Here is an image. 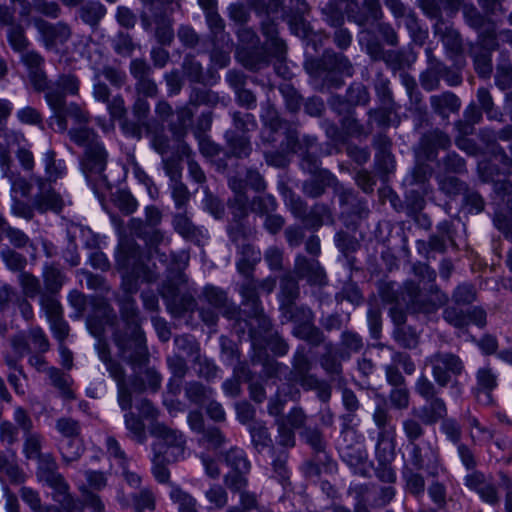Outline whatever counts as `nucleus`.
Wrapping results in <instances>:
<instances>
[{"label":"nucleus","instance_id":"obj_43","mask_svg":"<svg viewBox=\"0 0 512 512\" xmlns=\"http://www.w3.org/2000/svg\"><path fill=\"white\" fill-rule=\"evenodd\" d=\"M325 222H333L332 212L328 205L318 202L307 211L302 223L305 228L317 231Z\"/></svg>","mask_w":512,"mask_h":512},{"label":"nucleus","instance_id":"obj_50","mask_svg":"<svg viewBox=\"0 0 512 512\" xmlns=\"http://www.w3.org/2000/svg\"><path fill=\"white\" fill-rule=\"evenodd\" d=\"M79 89L80 80L76 75L71 73L61 74L58 76L57 80L51 84V89H49L45 95L58 93L66 99L67 95L77 96L79 94Z\"/></svg>","mask_w":512,"mask_h":512},{"label":"nucleus","instance_id":"obj_25","mask_svg":"<svg viewBox=\"0 0 512 512\" xmlns=\"http://www.w3.org/2000/svg\"><path fill=\"white\" fill-rule=\"evenodd\" d=\"M324 352L320 355L319 363L321 368L330 377H341L343 374V361L348 359L335 347L333 342L323 343Z\"/></svg>","mask_w":512,"mask_h":512},{"label":"nucleus","instance_id":"obj_36","mask_svg":"<svg viewBox=\"0 0 512 512\" xmlns=\"http://www.w3.org/2000/svg\"><path fill=\"white\" fill-rule=\"evenodd\" d=\"M251 444L256 453L261 454L264 450L276 448L273 444L271 433L262 421H255L248 426Z\"/></svg>","mask_w":512,"mask_h":512},{"label":"nucleus","instance_id":"obj_22","mask_svg":"<svg viewBox=\"0 0 512 512\" xmlns=\"http://www.w3.org/2000/svg\"><path fill=\"white\" fill-rule=\"evenodd\" d=\"M338 185L337 178L329 170H321L302 182L301 191L306 197L316 199L321 197L328 187L336 190Z\"/></svg>","mask_w":512,"mask_h":512},{"label":"nucleus","instance_id":"obj_47","mask_svg":"<svg viewBox=\"0 0 512 512\" xmlns=\"http://www.w3.org/2000/svg\"><path fill=\"white\" fill-rule=\"evenodd\" d=\"M85 451L82 436L62 439L59 443V452L65 465L78 461Z\"/></svg>","mask_w":512,"mask_h":512},{"label":"nucleus","instance_id":"obj_40","mask_svg":"<svg viewBox=\"0 0 512 512\" xmlns=\"http://www.w3.org/2000/svg\"><path fill=\"white\" fill-rule=\"evenodd\" d=\"M183 77L192 84H207V77L202 63L192 53H187L182 61Z\"/></svg>","mask_w":512,"mask_h":512},{"label":"nucleus","instance_id":"obj_29","mask_svg":"<svg viewBox=\"0 0 512 512\" xmlns=\"http://www.w3.org/2000/svg\"><path fill=\"white\" fill-rule=\"evenodd\" d=\"M271 457V471L272 477L276 479L283 487L291 484L290 476L291 471L288 466L290 457L289 451L286 449L272 448L269 452Z\"/></svg>","mask_w":512,"mask_h":512},{"label":"nucleus","instance_id":"obj_28","mask_svg":"<svg viewBox=\"0 0 512 512\" xmlns=\"http://www.w3.org/2000/svg\"><path fill=\"white\" fill-rule=\"evenodd\" d=\"M422 471L404 465L401 468L403 490L406 494L416 499L423 497L426 490V480Z\"/></svg>","mask_w":512,"mask_h":512},{"label":"nucleus","instance_id":"obj_1","mask_svg":"<svg viewBox=\"0 0 512 512\" xmlns=\"http://www.w3.org/2000/svg\"><path fill=\"white\" fill-rule=\"evenodd\" d=\"M121 288L123 294L117 295L115 301L119 307L123 327L114 329L112 341L120 359L132 368L142 367L149 361V351L142 329L140 310L134 298V294L139 290L138 281L135 278H126Z\"/></svg>","mask_w":512,"mask_h":512},{"label":"nucleus","instance_id":"obj_60","mask_svg":"<svg viewBox=\"0 0 512 512\" xmlns=\"http://www.w3.org/2000/svg\"><path fill=\"white\" fill-rule=\"evenodd\" d=\"M211 45L212 48L209 53L210 61L219 68L228 66L230 63V53L232 46L230 39L226 38L225 40L211 42Z\"/></svg>","mask_w":512,"mask_h":512},{"label":"nucleus","instance_id":"obj_30","mask_svg":"<svg viewBox=\"0 0 512 512\" xmlns=\"http://www.w3.org/2000/svg\"><path fill=\"white\" fill-rule=\"evenodd\" d=\"M43 443V436L37 432H31L24 434V442H23V454L28 460H37L38 467L37 472H41L43 468V463L49 459L56 460L55 457L51 453L43 454L41 452Z\"/></svg>","mask_w":512,"mask_h":512},{"label":"nucleus","instance_id":"obj_9","mask_svg":"<svg viewBox=\"0 0 512 512\" xmlns=\"http://www.w3.org/2000/svg\"><path fill=\"white\" fill-rule=\"evenodd\" d=\"M425 54L428 66L419 77L420 84L425 91L430 92L439 89L441 79L451 87L462 83L461 73L436 58L432 48L427 47Z\"/></svg>","mask_w":512,"mask_h":512},{"label":"nucleus","instance_id":"obj_23","mask_svg":"<svg viewBox=\"0 0 512 512\" xmlns=\"http://www.w3.org/2000/svg\"><path fill=\"white\" fill-rule=\"evenodd\" d=\"M117 263L125 269L136 271L144 264L141 247L134 239L125 238L119 243Z\"/></svg>","mask_w":512,"mask_h":512},{"label":"nucleus","instance_id":"obj_46","mask_svg":"<svg viewBox=\"0 0 512 512\" xmlns=\"http://www.w3.org/2000/svg\"><path fill=\"white\" fill-rule=\"evenodd\" d=\"M237 59L246 69L251 71H258L269 64L268 55L260 49H238Z\"/></svg>","mask_w":512,"mask_h":512},{"label":"nucleus","instance_id":"obj_48","mask_svg":"<svg viewBox=\"0 0 512 512\" xmlns=\"http://www.w3.org/2000/svg\"><path fill=\"white\" fill-rule=\"evenodd\" d=\"M337 468V464L332 460L328 453L313 455L305 463V474L308 477H320L324 473H332Z\"/></svg>","mask_w":512,"mask_h":512},{"label":"nucleus","instance_id":"obj_62","mask_svg":"<svg viewBox=\"0 0 512 512\" xmlns=\"http://www.w3.org/2000/svg\"><path fill=\"white\" fill-rule=\"evenodd\" d=\"M301 436L305 443L312 449L313 455L328 453V443L325 440L323 432L318 427H306Z\"/></svg>","mask_w":512,"mask_h":512},{"label":"nucleus","instance_id":"obj_17","mask_svg":"<svg viewBox=\"0 0 512 512\" xmlns=\"http://www.w3.org/2000/svg\"><path fill=\"white\" fill-rule=\"evenodd\" d=\"M200 300H204L209 306L217 309L224 317L228 319H236L240 313L239 308L229 301L227 293L212 285L203 288Z\"/></svg>","mask_w":512,"mask_h":512},{"label":"nucleus","instance_id":"obj_37","mask_svg":"<svg viewBox=\"0 0 512 512\" xmlns=\"http://www.w3.org/2000/svg\"><path fill=\"white\" fill-rule=\"evenodd\" d=\"M42 163L45 172L42 180L52 184L65 176L67 170L65 161L57 159V154L53 149H49L43 154Z\"/></svg>","mask_w":512,"mask_h":512},{"label":"nucleus","instance_id":"obj_27","mask_svg":"<svg viewBox=\"0 0 512 512\" xmlns=\"http://www.w3.org/2000/svg\"><path fill=\"white\" fill-rule=\"evenodd\" d=\"M429 101L432 111L443 120L448 119L450 114L458 113L461 108L460 98L451 91L432 95Z\"/></svg>","mask_w":512,"mask_h":512},{"label":"nucleus","instance_id":"obj_53","mask_svg":"<svg viewBox=\"0 0 512 512\" xmlns=\"http://www.w3.org/2000/svg\"><path fill=\"white\" fill-rule=\"evenodd\" d=\"M372 419L378 429L377 435L396 434V426L392 423V415L385 402L375 406Z\"/></svg>","mask_w":512,"mask_h":512},{"label":"nucleus","instance_id":"obj_58","mask_svg":"<svg viewBox=\"0 0 512 512\" xmlns=\"http://www.w3.org/2000/svg\"><path fill=\"white\" fill-rule=\"evenodd\" d=\"M392 337L401 348L408 350L416 349L420 342L419 334L409 325L393 328Z\"/></svg>","mask_w":512,"mask_h":512},{"label":"nucleus","instance_id":"obj_20","mask_svg":"<svg viewBox=\"0 0 512 512\" xmlns=\"http://www.w3.org/2000/svg\"><path fill=\"white\" fill-rule=\"evenodd\" d=\"M260 31L266 38V44L273 57L280 63L284 62L287 55L286 42L279 37L278 24L269 15L265 16L260 23Z\"/></svg>","mask_w":512,"mask_h":512},{"label":"nucleus","instance_id":"obj_14","mask_svg":"<svg viewBox=\"0 0 512 512\" xmlns=\"http://www.w3.org/2000/svg\"><path fill=\"white\" fill-rule=\"evenodd\" d=\"M32 181L38 188L33 199V207L36 211L41 214L46 212L59 214L64 207L62 196L52 187V184L42 180V176H33Z\"/></svg>","mask_w":512,"mask_h":512},{"label":"nucleus","instance_id":"obj_54","mask_svg":"<svg viewBox=\"0 0 512 512\" xmlns=\"http://www.w3.org/2000/svg\"><path fill=\"white\" fill-rule=\"evenodd\" d=\"M478 35L477 39L474 43H470L469 47L472 48H480V50L485 51H496L499 48V42L497 37V32L495 25L493 23H488L484 28L477 30Z\"/></svg>","mask_w":512,"mask_h":512},{"label":"nucleus","instance_id":"obj_45","mask_svg":"<svg viewBox=\"0 0 512 512\" xmlns=\"http://www.w3.org/2000/svg\"><path fill=\"white\" fill-rule=\"evenodd\" d=\"M299 296L300 287L298 278L293 276L290 272L281 276L279 293L280 308L296 303Z\"/></svg>","mask_w":512,"mask_h":512},{"label":"nucleus","instance_id":"obj_26","mask_svg":"<svg viewBox=\"0 0 512 512\" xmlns=\"http://www.w3.org/2000/svg\"><path fill=\"white\" fill-rule=\"evenodd\" d=\"M168 369L171 372V378L167 384V391L172 396H177L182 390L183 380L189 371L185 358L175 354L166 359Z\"/></svg>","mask_w":512,"mask_h":512},{"label":"nucleus","instance_id":"obj_59","mask_svg":"<svg viewBox=\"0 0 512 512\" xmlns=\"http://www.w3.org/2000/svg\"><path fill=\"white\" fill-rule=\"evenodd\" d=\"M47 375L51 385L59 391L63 398L68 400L75 399V395L70 388V377L68 375L56 367L47 368Z\"/></svg>","mask_w":512,"mask_h":512},{"label":"nucleus","instance_id":"obj_42","mask_svg":"<svg viewBox=\"0 0 512 512\" xmlns=\"http://www.w3.org/2000/svg\"><path fill=\"white\" fill-rule=\"evenodd\" d=\"M172 224L175 231L187 240H199L203 236L202 230L187 216L186 209L179 210L173 215Z\"/></svg>","mask_w":512,"mask_h":512},{"label":"nucleus","instance_id":"obj_39","mask_svg":"<svg viewBox=\"0 0 512 512\" xmlns=\"http://www.w3.org/2000/svg\"><path fill=\"white\" fill-rule=\"evenodd\" d=\"M42 279L44 283L43 293L58 295L66 282V275L58 264L51 263L43 267Z\"/></svg>","mask_w":512,"mask_h":512},{"label":"nucleus","instance_id":"obj_24","mask_svg":"<svg viewBox=\"0 0 512 512\" xmlns=\"http://www.w3.org/2000/svg\"><path fill=\"white\" fill-rule=\"evenodd\" d=\"M335 193L339 198L342 213L355 216L360 219L366 218L369 214L366 201L360 199L353 189L344 188L342 185L336 187Z\"/></svg>","mask_w":512,"mask_h":512},{"label":"nucleus","instance_id":"obj_31","mask_svg":"<svg viewBox=\"0 0 512 512\" xmlns=\"http://www.w3.org/2000/svg\"><path fill=\"white\" fill-rule=\"evenodd\" d=\"M0 474H4L12 484H21L25 481V473L18 464L15 450L7 448L0 451Z\"/></svg>","mask_w":512,"mask_h":512},{"label":"nucleus","instance_id":"obj_52","mask_svg":"<svg viewBox=\"0 0 512 512\" xmlns=\"http://www.w3.org/2000/svg\"><path fill=\"white\" fill-rule=\"evenodd\" d=\"M324 63L328 72H337L346 76H352L354 73L353 66L348 58L334 51L328 50L324 52Z\"/></svg>","mask_w":512,"mask_h":512},{"label":"nucleus","instance_id":"obj_55","mask_svg":"<svg viewBox=\"0 0 512 512\" xmlns=\"http://www.w3.org/2000/svg\"><path fill=\"white\" fill-rule=\"evenodd\" d=\"M486 201L484 197L472 187H468L462 195L461 210L470 215H478L485 210Z\"/></svg>","mask_w":512,"mask_h":512},{"label":"nucleus","instance_id":"obj_49","mask_svg":"<svg viewBox=\"0 0 512 512\" xmlns=\"http://www.w3.org/2000/svg\"><path fill=\"white\" fill-rule=\"evenodd\" d=\"M468 55L473 60L474 70L480 78L487 79L493 71L492 52L480 48H468Z\"/></svg>","mask_w":512,"mask_h":512},{"label":"nucleus","instance_id":"obj_63","mask_svg":"<svg viewBox=\"0 0 512 512\" xmlns=\"http://www.w3.org/2000/svg\"><path fill=\"white\" fill-rule=\"evenodd\" d=\"M0 257L9 271L18 274L23 273L28 264L27 258L23 254L8 246L1 250Z\"/></svg>","mask_w":512,"mask_h":512},{"label":"nucleus","instance_id":"obj_44","mask_svg":"<svg viewBox=\"0 0 512 512\" xmlns=\"http://www.w3.org/2000/svg\"><path fill=\"white\" fill-rule=\"evenodd\" d=\"M155 38L162 46H170L174 40L173 20L164 12L154 13Z\"/></svg>","mask_w":512,"mask_h":512},{"label":"nucleus","instance_id":"obj_32","mask_svg":"<svg viewBox=\"0 0 512 512\" xmlns=\"http://www.w3.org/2000/svg\"><path fill=\"white\" fill-rule=\"evenodd\" d=\"M426 404L420 409V423L424 425H435L439 421L447 418L448 408L444 401L439 396L426 399Z\"/></svg>","mask_w":512,"mask_h":512},{"label":"nucleus","instance_id":"obj_11","mask_svg":"<svg viewBox=\"0 0 512 512\" xmlns=\"http://www.w3.org/2000/svg\"><path fill=\"white\" fill-rule=\"evenodd\" d=\"M89 305L91 311L86 317V327L90 334L95 338H102L105 334L106 325L113 327H123V323H118L117 314L109 301L100 296H91Z\"/></svg>","mask_w":512,"mask_h":512},{"label":"nucleus","instance_id":"obj_34","mask_svg":"<svg viewBox=\"0 0 512 512\" xmlns=\"http://www.w3.org/2000/svg\"><path fill=\"white\" fill-rule=\"evenodd\" d=\"M434 33L440 37L447 53L451 57L458 56L463 52V40L456 29L436 23L434 25Z\"/></svg>","mask_w":512,"mask_h":512},{"label":"nucleus","instance_id":"obj_4","mask_svg":"<svg viewBox=\"0 0 512 512\" xmlns=\"http://www.w3.org/2000/svg\"><path fill=\"white\" fill-rule=\"evenodd\" d=\"M401 428L406 439L403 465L423 470L430 477H437L443 467L439 445L436 440L425 439V427L414 417L402 420Z\"/></svg>","mask_w":512,"mask_h":512},{"label":"nucleus","instance_id":"obj_35","mask_svg":"<svg viewBox=\"0 0 512 512\" xmlns=\"http://www.w3.org/2000/svg\"><path fill=\"white\" fill-rule=\"evenodd\" d=\"M227 145V157H235L237 159L248 158L252 153V145L250 137L238 134L236 131H227L225 133Z\"/></svg>","mask_w":512,"mask_h":512},{"label":"nucleus","instance_id":"obj_15","mask_svg":"<svg viewBox=\"0 0 512 512\" xmlns=\"http://www.w3.org/2000/svg\"><path fill=\"white\" fill-rule=\"evenodd\" d=\"M294 273L298 279L305 280L310 286L323 287L328 283L326 272L320 262L303 254H297L295 257Z\"/></svg>","mask_w":512,"mask_h":512},{"label":"nucleus","instance_id":"obj_57","mask_svg":"<svg viewBox=\"0 0 512 512\" xmlns=\"http://www.w3.org/2000/svg\"><path fill=\"white\" fill-rule=\"evenodd\" d=\"M169 485L171 486L169 497L173 503L178 505V512H199L197 500L190 493L171 482Z\"/></svg>","mask_w":512,"mask_h":512},{"label":"nucleus","instance_id":"obj_19","mask_svg":"<svg viewBox=\"0 0 512 512\" xmlns=\"http://www.w3.org/2000/svg\"><path fill=\"white\" fill-rule=\"evenodd\" d=\"M45 100L52 111H63L67 118L74 120L80 127H87L89 123V112L75 102L67 103L61 94L50 93L45 95Z\"/></svg>","mask_w":512,"mask_h":512},{"label":"nucleus","instance_id":"obj_18","mask_svg":"<svg viewBox=\"0 0 512 512\" xmlns=\"http://www.w3.org/2000/svg\"><path fill=\"white\" fill-rule=\"evenodd\" d=\"M451 146L449 135L439 128L425 132L419 141V150L426 160L434 161L439 150H447Z\"/></svg>","mask_w":512,"mask_h":512},{"label":"nucleus","instance_id":"obj_64","mask_svg":"<svg viewBox=\"0 0 512 512\" xmlns=\"http://www.w3.org/2000/svg\"><path fill=\"white\" fill-rule=\"evenodd\" d=\"M278 202L272 194L254 196L250 201V211L260 217L276 212Z\"/></svg>","mask_w":512,"mask_h":512},{"label":"nucleus","instance_id":"obj_3","mask_svg":"<svg viewBox=\"0 0 512 512\" xmlns=\"http://www.w3.org/2000/svg\"><path fill=\"white\" fill-rule=\"evenodd\" d=\"M155 438L151 445V474L159 484H170V464L185 458L187 441L184 433L163 422H153L149 428Z\"/></svg>","mask_w":512,"mask_h":512},{"label":"nucleus","instance_id":"obj_6","mask_svg":"<svg viewBox=\"0 0 512 512\" xmlns=\"http://www.w3.org/2000/svg\"><path fill=\"white\" fill-rule=\"evenodd\" d=\"M39 481L45 483L53 490L54 501L60 504L65 512L80 511V498L75 497L70 492V485L59 472L58 463L50 457L43 463L41 472H37Z\"/></svg>","mask_w":512,"mask_h":512},{"label":"nucleus","instance_id":"obj_12","mask_svg":"<svg viewBox=\"0 0 512 512\" xmlns=\"http://www.w3.org/2000/svg\"><path fill=\"white\" fill-rule=\"evenodd\" d=\"M457 235V228L453 221L443 220L436 226V230L432 233L428 241H418V249L420 252L424 251L426 258H429L430 252H437L444 254L448 246L458 249L455 237Z\"/></svg>","mask_w":512,"mask_h":512},{"label":"nucleus","instance_id":"obj_56","mask_svg":"<svg viewBox=\"0 0 512 512\" xmlns=\"http://www.w3.org/2000/svg\"><path fill=\"white\" fill-rule=\"evenodd\" d=\"M396 434L377 435L375 445L376 461H394L396 453Z\"/></svg>","mask_w":512,"mask_h":512},{"label":"nucleus","instance_id":"obj_5","mask_svg":"<svg viewBox=\"0 0 512 512\" xmlns=\"http://www.w3.org/2000/svg\"><path fill=\"white\" fill-rule=\"evenodd\" d=\"M282 316L294 323L292 335L313 347H319L327 339L320 327L315 325V314L307 305L296 303L280 308Z\"/></svg>","mask_w":512,"mask_h":512},{"label":"nucleus","instance_id":"obj_41","mask_svg":"<svg viewBox=\"0 0 512 512\" xmlns=\"http://www.w3.org/2000/svg\"><path fill=\"white\" fill-rule=\"evenodd\" d=\"M348 360L353 354L360 353L364 348L362 336L354 330H343L339 337V342L335 346Z\"/></svg>","mask_w":512,"mask_h":512},{"label":"nucleus","instance_id":"obj_21","mask_svg":"<svg viewBox=\"0 0 512 512\" xmlns=\"http://www.w3.org/2000/svg\"><path fill=\"white\" fill-rule=\"evenodd\" d=\"M465 486L475 491L479 497L490 505H496L499 502V496L496 486L488 481L485 475L477 470L467 474L464 478Z\"/></svg>","mask_w":512,"mask_h":512},{"label":"nucleus","instance_id":"obj_38","mask_svg":"<svg viewBox=\"0 0 512 512\" xmlns=\"http://www.w3.org/2000/svg\"><path fill=\"white\" fill-rule=\"evenodd\" d=\"M346 101L347 104H345L340 98H337V105L334 107V109L341 113L344 109L347 108V106H358L362 105L365 106L370 101V93L367 89V87L359 82L352 83L346 92Z\"/></svg>","mask_w":512,"mask_h":512},{"label":"nucleus","instance_id":"obj_33","mask_svg":"<svg viewBox=\"0 0 512 512\" xmlns=\"http://www.w3.org/2000/svg\"><path fill=\"white\" fill-rule=\"evenodd\" d=\"M107 13L106 7L99 1H83L78 6L77 17L92 29H97Z\"/></svg>","mask_w":512,"mask_h":512},{"label":"nucleus","instance_id":"obj_2","mask_svg":"<svg viewBox=\"0 0 512 512\" xmlns=\"http://www.w3.org/2000/svg\"><path fill=\"white\" fill-rule=\"evenodd\" d=\"M68 136L75 145L84 148L80 168L93 191L99 194L110 190L112 185L105 173L109 155L97 133L89 127H78L69 129Z\"/></svg>","mask_w":512,"mask_h":512},{"label":"nucleus","instance_id":"obj_61","mask_svg":"<svg viewBox=\"0 0 512 512\" xmlns=\"http://www.w3.org/2000/svg\"><path fill=\"white\" fill-rule=\"evenodd\" d=\"M283 132H280V140L278 147L283 149L284 152L294 154L300 148L299 132L296 126L288 122L282 127Z\"/></svg>","mask_w":512,"mask_h":512},{"label":"nucleus","instance_id":"obj_13","mask_svg":"<svg viewBox=\"0 0 512 512\" xmlns=\"http://www.w3.org/2000/svg\"><path fill=\"white\" fill-rule=\"evenodd\" d=\"M129 72L135 80L137 97L156 98L159 95L158 85L152 77L153 68L144 58L132 59Z\"/></svg>","mask_w":512,"mask_h":512},{"label":"nucleus","instance_id":"obj_16","mask_svg":"<svg viewBox=\"0 0 512 512\" xmlns=\"http://www.w3.org/2000/svg\"><path fill=\"white\" fill-rule=\"evenodd\" d=\"M35 26L41 35L44 46L47 49H53L57 45L65 44L72 36L71 27L63 21L50 23L40 19L35 22Z\"/></svg>","mask_w":512,"mask_h":512},{"label":"nucleus","instance_id":"obj_7","mask_svg":"<svg viewBox=\"0 0 512 512\" xmlns=\"http://www.w3.org/2000/svg\"><path fill=\"white\" fill-rule=\"evenodd\" d=\"M425 365L431 367L432 377L439 388L447 387L465 371L462 358L449 351H436L425 359Z\"/></svg>","mask_w":512,"mask_h":512},{"label":"nucleus","instance_id":"obj_8","mask_svg":"<svg viewBox=\"0 0 512 512\" xmlns=\"http://www.w3.org/2000/svg\"><path fill=\"white\" fill-rule=\"evenodd\" d=\"M221 457L229 471L223 476V483L229 490H239L249 485L251 461L246 451L238 446H231L221 453Z\"/></svg>","mask_w":512,"mask_h":512},{"label":"nucleus","instance_id":"obj_10","mask_svg":"<svg viewBox=\"0 0 512 512\" xmlns=\"http://www.w3.org/2000/svg\"><path fill=\"white\" fill-rule=\"evenodd\" d=\"M430 292L435 295L434 300L421 296V288L418 283L411 280L406 281L403 284V293L406 294L407 299L403 297V302L407 310L413 313L432 314L449 300L448 295L436 285L431 286Z\"/></svg>","mask_w":512,"mask_h":512},{"label":"nucleus","instance_id":"obj_51","mask_svg":"<svg viewBox=\"0 0 512 512\" xmlns=\"http://www.w3.org/2000/svg\"><path fill=\"white\" fill-rule=\"evenodd\" d=\"M187 400L195 405L201 406L210 399L213 394L211 387L205 386L203 383L192 380L182 385Z\"/></svg>","mask_w":512,"mask_h":512}]
</instances>
